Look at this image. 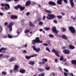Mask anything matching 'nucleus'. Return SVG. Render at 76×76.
<instances>
[{
    "instance_id": "f257e3e1",
    "label": "nucleus",
    "mask_w": 76,
    "mask_h": 76,
    "mask_svg": "<svg viewBox=\"0 0 76 76\" xmlns=\"http://www.w3.org/2000/svg\"><path fill=\"white\" fill-rule=\"evenodd\" d=\"M42 41H40L39 40V37H37L35 39L32 41L31 44L35 45L36 43H42Z\"/></svg>"
},
{
    "instance_id": "f03ea898",
    "label": "nucleus",
    "mask_w": 76,
    "mask_h": 76,
    "mask_svg": "<svg viewBox=\"0 0 76 76\" xmlns=\"http://www.w3.org/2000/svg\"><path fill=\"white\" fill-rule=\"evenodd\" d=\"M47 15L48 16L47 17V18L49 20H52V19H53V18H56V16L53 14H48Z\"/></svg>"
},
{
    "instance_id": "7ed1b4c3",
    "label": "nucleus",
    "mask_w": 76,
    "mask_h": 76,
    "mask_svg": "<svg viewBox=\"0 0 76 76\" xmlns=\"http://www.w3.org/2000/svg\"><path fill=\"white\" fill-rule=\"evenodd\" d=\"M1 6H7V7H8V8L7 7H5V9L6 10H9L10 9V6L8 4H4L2 3L1 4Z\"/></svg>"
},
{
    "instance_id": "20e7f679",
    "label": "nucleus",
    "mask_w": 76,
    "mask_h": 76,
    "mask_svg": "<svg viewBox=\"0 0 76 76\" xmlns=\"http://www.w3.org/2000/svg\"><path fill=\"white\" fill-rule=\"evenodd\" d=\"M69 29L72 33H73V34L75 33L76 31H75V29L73 27H69Z\"/></svg>"
},
{
    "instance_id": "39448f33",
    "label": "nucleus",
    "mask_w": 76,
    "mask_h": 76,
    "mask_svg": "<svg viewBox=\"0 0 76 76\" xmlns=\"http://www.w3.org/2000/svg\"><path fill=\"white\" fill-rule=\"evenodd\" d=\"M52 30L53 32H55V33H56V34H57V33H58V32H59V31L57 30L56 27L54 26L52 28Z\"/></svg>"
},
{
    "instance_id": "423d86ee",
    "label": "nucleus",
    "mask_w": 76,
    "mask_h": 76,
    "mask_svg": "<svg viewBox=\"0 0 76 76\" xmlns=\"http://www.w3.org/2000/svg\"><path fill=\"white\" fill-rule=\"evenodd\" d=\"M13 23H9V25H7V27L8 28L10 29V31H12V25H13Z\"/></svg>"
},
{
    "instance_id": "0eeeda50",
    "label": "nucleus",
    "mask_w": 76,
    "mask_h": 76,
    "mask_svg": "<svg viewBox=\"0 0 76 76\" xmlns=\"http://www.w3.org/2000/svg\"><path fill=\"white\" fill-rule=\"evenodd\" d=\"M63 52L64 54H68L70 53V51H69V50L64 49V50Z\"/></svg>"
},
{
    "instance_id": "6e6552de",
    "label": "nucleus",
    "mask_w": 76,
    "mask_h": 76,
    "mask_svg": "<svg viewBox=\"0 0 76 76\" xmlns=\"http://www.w3.org/2000/svg\"><path fill=\"white\" fill-rule=\"evenodd\" d=\"M49 4L50 5H52V6H56V5L55 2L52 1L49 2Z\"/></svg>"
},
{
    "instance_id": "1a4fd4ad",
    "label": "nucleus",
    "mask_w": 76,
    "mask_h": 76,
    "mask_svg": "<svg viewBox=\"0 0 76 76\" xmlns=\"http://www.w3.org/2000/svg\"><path fill=\"white\" fill-rule=\"evenodd\" d=\"M10 18L11 19H17L18 17L16 15H12L11 16Z\"/></svg>"
},
{
    "instance_id": "9d476101",
    "label": "nucleus",
    "mask_w": 76,
    "mask_h": 76,
    "mask_svg": "<svg viewBox=\"0 0 76 76\" xmlns=\"http://www.w3.org/2000/svg\"><path fill=\"white\" fill-rule=\"evenodd\" d=\"M69 1L70 3L71 4V7L73 8V7H74V3H73V0H69Z\"/></svg>"
},
{
    "instance_id": "9b49d317",
    "label": "nucleus",
    "mask_w": 76,
    "mask_h": 76,
    "mask_svg": "<svg viewBox=\"0 0 76 76\" xmlns=\"http://www.w3.org/2000/svg\"><path fill=\"white\" fill-rule=\"evenodd\" d=\"M31 1H27L26 3V6H29V5L31 4Z\"/></svg>"
},
{
    "instance_id": "f8f14e48",
    "label": "nucleus",
    "mask_w": 76,
    "mask_h": 76,
    "mask_svg": "<svg viewBox=\"0 0 76 76\" xmlns=\"http://www.w3.org/2000/svg\"><path fill=\"white\" fill-rule=\"evenodd\" d=\"M21 32H22V28H20L18 29L17 31V34H19L20 33H21Z\"/></svg>"
},
{
    "instance_id": "ddd939ff",
    "label": "nucleus",
    "mask_w": 76,
    "mask_h": 76,
    "mask_svg": "<svg viewBox=\"0 0 76 76\" xmlns=\"http://www.w3.org/2000/svg\"><path fill=\"white\" fill-rule=\"evenodd\" d=\"M18 68H19V66L18 65H14V69L15 70V71H16V70H18Z\"/></svg>"
},
{
    "instance_id": "4468645a",
    "label": "nucleus",
    "mask_w": 76,
    "mask_h": 76,
    "mask_svg": "<svg viewBox=\"0 0 76 76\" xmlns=\"http://www.w3.org/2000/svg\"><path fill=\"white\" fill-rule=\"evenodd\" d=\"M61 38L64 39L66 40V39H68V38L67 37V36H66L65 35H62L61 36Z\"/></svg>"
},
{
    "instance_id": "2eb2a0df",
    "label": "nucleus",
    "mask_w": 76,
    "mask_h": 76,
    "mask_svg": "<svg viewBox=\"0 0 76 76\" xmlns=\"http://www.w3.org/2000/svg\"><path fill=\"white\" fill-rule=\"evenodd\" d=\"M29 25L31 27H35V25L34 24H32V22L31 21H29Z\"/></svg>"
},
{
    "instance_id": "dca6fc26",
    "label": "nucleus",
    "mask_w": 76,
    "mask_h": 76,
    "mask_svg": "<svg viewBox=\"0 0 76 76\" xmlns=\"http://www.w3.org/2000/svg\"><path fill=\"white\" fill-rule=\"evenodd\" d=\"M15 60V58L11 57L10 58L9 60V61H10V62H12V61H13Z\"/></svg>"
},
{
    "instance_id": "f3484780",
    "label": "nucleus",
    "mask_w": 76,
    "mask_h": 76,
    "mask_svg": "<svg viewBox=\"0 0 76 76\" xmlns=\"http://www.w3.org/2000/svg\"><path fill=\"white\" fill-rule=\"evenodd\" d=\"M20 73H25V69H21L20 70Z\"/></svg>"
},
{
    "instance_id": "a211bd4d",
    "label": "nucleus",
    "mask_w": 76,
    "mask_h": 76,
    "mask_svg": "<svg viewBox=\"0 0 76 76\" xmlns=\"http://www.w3.org/2000/svg\"><path fill=\"white\" fill-rule=\"evenodd\" d=\"M45 12H47V13H52V12L50 10H48L47 9H45Z\"/></svg>"
},
{
    "instance_id": "6ab92c4d",
    "label": "nucleus",
    "mask_w": 76,
    "mask_h": 76,
    "mask_svg": "<svg viewBox=\"0 0 76 76\" xmlns=\"http://www.w3.org/2000/svg\"><path fill=\"white\" fill-rule=\"evenodd\" d=\"M71 62L73 64H75L76 65V60H72L71 61Z\"/></svg>"
},
{
    "instance_id": "aec40b11",
    "label": "nucleus",
    "mask_w": 76,
    "mask_h": 76,
    "mask_svg": "<svg viewBox=\"0 0 76 76\" xmlns=\"http://www.w3.org/2000/svg\"><path fill=\"white\" fill-rule=\"evenodd\" d=\"M69 48L70 49H71V50H73V49L75 48V47L73 46H72V45H70L69 46Z\"/></svg>"
},
{
    "instance_id": "412c9836",
    "label": "nucleus",
    "mask_w": 76,
    "mask_h": 76,
    "mask_svg": "<svg viewBox=\"0 0 76 76\" xmlns=\"http://www.w3.org/2000/svg\"><path fill=\"white\" fill-rule=\"evenodd\" d=\"M61 31L62 32H65L66 31V29L65 28H63V27H62L61 28Z\"/></svg>"
},
{
    "instance_id": "4be33fe9",
    "label": "nucleus",
    "mask_w": 76,
    "mask_h": 76,
    "mask_svg": "<svg viewBox=\"0 0 76 76\" xmlns=\"http://www.w3.org/2000/svg\"><path fill=\"white\" fill-rule=\"evenodd\" d=\"M57 3L58 4L61 5L62 4V1H60L58 0L57 1Z\"/></svg>"
},
{
    "instance_id": "5701e85b",
    "label": "nucleus",
    "mask_w": 76,
    "mask_h": 76,
    "mask_svg": "<svg viewBox=\"0 0 76 76\" xmlns=\"http://www.w3.org/2000/svg\"><path fill=\"white\" fill-rule=\"evenodd\" d=\"M56 53H55V54H56V56H57L58 57H60V55H58V53H59V52L58 51L56 50Z\"/></svg>"
},
{
    "instance_id": "b1692460",
    "label": "nucleus",
    "mask_w": 76,
    "mask_h": 76,
    "mask_svg": "<svg viewBox=\"0 0 76 76\" xmlns=\"http://www.w3.org/2000/svg\"><path fill=\"white\" fill-rule=\"evenodd\" d=\"M38 70L40 72H42V71L44 70V69L42 68H38Z\"/></svg>"
},
{
    "instance_id": "393cba45",
    "label": "nucleus",
    "mask_w": 76,
    "mask_h": 76,
    "mask_svg": "<svg viewBox=\"0 0 76 76\" xmlns=\"http://www.w3.org/2000/svg\"><path fill=\"white\" fill-rule=\"evenodd\" d=\"M42 61L43 62H47L48 60L45 58L42 59Z\"/></svg>"
},
{
    "instance_id": "a878e982",
    "label": "nucleus",
    "mask_w": 76,
    "mask_h": 76,
    "mask_svg": "<svg viewBox=\"0 0 76 76\" xmlns=\"http://www.w3.org/2000/svg\"><path fill=\"white\" fill-rule=\"evenodd\" d=\"M34 51H35L36 52H37V53H38V52H39V51H40V48H38L37 49H36Z\"/></svg>"
},
{
    "instance_id": "bb28decb",
    "label": "nucleus",
    "mask_w": 76,
    "mask_h": 76,
    "mask_svg": "<svg viewBox=\"0 0 76 76\" xmlns=\"http://www.w3.org/2000/svg\"><path fill=\"white\" fill-rule=\"evenodd\" d=\"M25 21V20L22 19L21 20V23L22 25H24V21Z\"/></svg>"
},
{
    "instance_id": "cd10ccee",
    "label": "nucleus",
    "mask_w": 76,
    "mask_h": 76,
    "mask_svg": "<svg viewBox=\"0 0 76 76\" xmlns=\"http://www.w3.org/2000/svg\"><path fill=\"white\" fill-rule=\"evenodd\" d=\"M44 29L45 30V31H48L50 29V28L49 27L47 28V27H45L44 28Z\"/></svg>"
},
{
    "instance_id": "c85d7f7f",
    "label": "nucleus",
    "mask_w": 76,
    "mask_h": 76,
    "mask_svg": "<svg viewBox=\"0 0 76 76\" xmlns=\"http://www.w3.org/2000/svg\"><path fill=\"white\" fill-rule=\"evenodd\" d=\"M29 64H31V65H32V64H34V62L32 61H31L29 62Z\"/></svg>"
},
{
    "instance_id": "c756f323",
    "label": "nucleus",
    "mask_w": 76,
    "mask_h": 76,
    "mask_svg": "<svg viewBox=\"0 0 76 76\" xmlns=\"http://www.w3.org/2000/svg\"><path fill=\"white\" fill-rule=\"evenodd\" d=\"M2 73L3 75H7V72L4 71H3L2 72Z\"/></svg>"
},
{
    "instance_id": "7c9ffc66",
    "label": "nucleus",
    "mask_w": 76,
    "mask_h": 76,
    "mask_svg": "<svg viewBox=\"0 0 76 76\" xmlns=\"http://www.w3.org/2000/svg\"><path fill=\"white\" fill-rule=\"evenodd\" d=\"M45 49L46 51H48L49 52V53H50V49H49V48L46 47Z\"/></svg>"
},
{
    "instance_id": "2f4dec72",
    "label": "nucleus",
    "mask_w": 76,
    "mask_h": 76,
    "mask_svg": "<svg viewBox=\"0 0 76 76\" xmlns=\"http://www.w3.org/2000/svg\"><path fill=\"white\" fill-rule=\"evenodd\" d=\"M25 7H22L21 6V7L20 8V10H25Z\"/></svg>"
},
{
    "instance_id": "473e14b6",
    "label": "nucleus",
    "mask_w": 76,
    "mask_h": 76,
    "mask_svg": "<svg viewBox=\"0 0 76 76\" xmlns=\"http://www.w3.org/2000/svg\"><path fill=\"white\" fill-rule=\"evenodd\" d=\"M25 58H26V59H30V58H31V56H26L25 57Z\"/></svg>"
},
{
    "instance_id": "72a5a7b5",
    "label": "nucleus",
    "mask_w": 76,
    "mask_h": 76,
    "mask_svg": "<svg viewBox=\"0 0 76 76\" xmlns=\"http://www.w3.org/2000/svg\"><path fill=\"white\" fill-rule=\"evenodd\" d=\"M1 49L2 50V51H5V50H7V48L2 47L1 48Z\"/></svg>"
},
{
    "instance_id": "f704fd0d",
    "label": "nucleus",
    "mask_w": 76,
    "mask_h": 76,
    "mask_svg": "<svg viewBox=\"0 0 76 76\" xmlns=\"http://www.w3.org/2000/svg\"><path fill=\"white\" fill-rule=\"evenodd\" d=\"M45 75L44 73H42L39 74L38 76H44Z\"/></svg>"
},
{
    "instance_id": "c9c22d12",
    "label": "nucleus",
    "mask_w": 76,
    "mask_h": 76,
    "mask_svg": "<svg viewBox=\"0 0 76 76\" xmlns=\"http://www.w3.org/2000/svg\"><path fill=\"white\" fill-rule=\"evenodd\" d=\"M49 36L50 38H54V35L51 34H49Z\"/></svg>"
},
{
    "instance_id": "e433bc0d",
    "label": "nucleus",
    "mask_w": 76,
    "mask_h": 76,
    "mask_svg": "<svg viewBox=\"0 0 76 76\" xmlns=\"http://www.w3.org/2000/svg\"><path fill=\"white\" fill-rule=\"evenodd\" d=\"M29 31L28 30V29H26L24 31V33L25 34H26V33H28V32H29Z\"/></svg>"
},
{
    "instance_id": "4c0bfd02",
    "label": "nucleus",
    "mask_w": 76,
    "mask_h": 76,
    "mask_svg": "<svg viewBox=\"0 0 76 76\" xmlns=\"http://www.w3.org/2000/svg\"><path fill=\"white\" fill-rule=\"evenodd\" d=\"M2 6V7H1V9L2 10H4V7L5 6Z\"/></svg>"
},
{
    "instance_id": "58836bf2",
    "label": "nucleus",
    "mask_w": 76,
    "mask_h": 76,
    "mask_svg": "<svg viewBox=\"0 0 76 76\" xmlns=\"http://www.w3.org/2000/svg\"><path fill=\"white\" fill-rule=\"evenodd\" d=\"M64 58H63V56H61L60 58V61H62L63 60V59Z\"/></svg>"
},
{
    "instance_id": "ea45409f",
    "label": "nucleus",
    "mask_w": 76,
    "mask_h": 76,
    "mask_svg": "<svg viewBox=\"0 0 76 76\" xmlns=\"http://www.w3.org/2000/svg\"><path fill=\"white\" fill-rule=\"evenodd\" d=\"M46 42L48 44V45H50V41H47Z\"/></svg>"
},
{
    "instance_id": "a19ab883",
    "label": "nucleus",
    "mask_w": 76,
    "mask_h": 76,
    "mask_svg": "<svg viewBox=\"0 0 76 76\" xmlns=\"http://www.w3.org/2000/svg\"><path fill=\"white\" fill-rule=\"evenodd\" d=\"M8 37L9 38H12V36L11 35L9 34H8Z\"/></svg>"
},
{
    "instance_id": "79ce46f5",
    "label": "nucleus",
    "mask_w": 76,
    "mask_h": 76,
    "mask_svg": "<svg viewBox=\"0 0 76 76\" xmlns=\"http://www.w3.org/2000/svg\"><path fill=\"white\" fill-rule=\"evenodd\" d=\"M32 48H33V49L34 51H35V50H36V47H35V45H33L32 46Z\"/></svg>"
},
{
    "instance_id": "37998d69",
    "label": "nucleus",
    "mask_w": 76,
    "mask_h": 76,
    "mask_svg": "<svg viewBox=\"0 0 76 76\" xmlns=\"http://www.w3.org/2000/svg\"><path fill=\"white\" fill-rule=\"evenodd\" d=\"M71 18L73 20H76V18L74 17V16H71Z\"/></svg>"
},
{
    "instance_id": "c03bdc74",
    "label": "nucleus",
    "mask_w": 76,
    "mask_h": 76,
    "mask_svg": "<svg viewBox=\"0 0 76 76\" xmlns=\"http://www.w3.org/2000/svg\"><path fill=\"white\" fill-rule=\"evenodd\" d=\"M57 18H58V19H60L62 18V16L61 15H58L57 16Z\"/></svg>"
},
{
    "instance_id": "a18cd8bd",
    "label": "nucleus",
    "mask_w": 76,
    "mask_h": 76,
    "mask_svg": "<svg viewBox=\"0 0 76 76\" xmlns=\"http://www.w3.org/2000/svg\"><path fill=\"white\" fill-rule=\"evenodd\" d=\"M38 63L39 64H45V63L44 62H38Z\"/></svg>"
},
{
    "instance_id": "49530a36",
    "label": "nucleus",
    "mask_w": 76,
    "mask_h": 76,
    "mask_svg": "<svg viewBox=\"0 0 76 76\" xmlns=\"http://www.w3.org/2000/svg\"><path fill=\"white\" fill-rule=\"evenodd\" d=\"M52 52H53L54 53H55V54H56V50L55 49H53L52 50Z\"/></svg>"
},
{
    "instance_id": "de8ad7c7",
    "label": "nucleus",
    "mask_w": 76,
    "mask_h": 76,
    "mask_svg": "<svg viewBox=\"0 0 76 76\" xmlns=\"http://www.w3.org/2000/svg\"><path fill=\"white\" fill-rule=\"evenodd\" d=\"M17 6L18 7V9H20V8H21V7H22V6H21L20 5H17Z\"/></svg>"
},
{
    "instance_id": "09e8293b",
    "label": "nucleus",
    "mask_w": 76,
    "mask_h": 76,
    "mask_svg": "<svg viewBox=\"0 0 76 76\" xmlns=\"http://www.w3.org/2000/svg\"><path fill=\"white\" fill-rule=\"evenodd\" d=\"M42 45H44V46H47L48 45V44L46 43H43Z\"/></svg>"
},
{
    "instance_id": "8fccbe9b",
    "label": "nucleus",
    "mask_w": 76,
    "mask_h": 76,
    "mask_svg": "<svg viewBox=\"0 0 76 76\" xmlns=\"http://www.w3.org/2000/svg\"><path fill=\"white\" fill-rule=\"evenodd\" d=\"M64 71H65V72H69V70H67L65 68H64Z\"/></svg>"
},
{
    "instance_id": "3c124183",
    "label": "nucleus",
    "mask_w": 76,
    "mask_h": 76,
    "mask_svg": "<svg viewBox=\"0 0 76 76\" xmlns=\"http://www.w3.org/2000/svg\"><path fill=\"white\" fill-rule=\"evenodd\" d=\"M42 24H43V22H40L39 23V25H42Z\"/></svg>"
},
{
    "instance_id": "603ef678",
    "label": "nucleus",
    "mask_w": 76,
    "mask_h": 76,
    "mask_svg": "<svg viewBox=\"0 0 76 76\" xmlns=\"http://www.w3.org/2000/svg\"><path fill=\"white\" fill-rule=\"evenodd\" d=\"M63 1L65 4H67V0H63Z\"/></svg>"
},
{
    "instance_id": "864d4df0",
    "label": "nucleus",
    "mask_w": 76,
    "mask_h": 76,
    "mask_svg": "<svg viewBox=\"0 0 76 76\" xmlns=\"http://www.w3.org/2000/svg\"><path fill=\"white\" fill-rule=\"evenodd\" d=\"M61 14L62 15V16H64L65 15V13L63 12H61Z\"/></svg>"
},
{
    "instance_id": "5fc2aeb1",
    "label": "nucleus",
    "mask_w": 76,
    "mask_h": 76,
    "mask_svg": "<svg viewBox=\"0 0 76 76\" xmlns=\"http://www.w3.org/2000/svg\"><path fill=\"white\" fill-rule=\"evenodd\" d=\"M67 48V47L66 46H63L62 47V49H65V48Z\"/></svg>"
},
{
    "instance_id": "6e6d98bb",
    "label": "nucleus",
    "mask_w": 76,
    "mask_h": 76,
    "mask_svg": "<svg viewBox=\"0 0 76 76\" xmlns=\"http://www.w3.org/2000/svg\"><path fill=\"white\" fill-rule=\"evenodd\" d=\"M0 28L1 29V32H2V26H0Z\"/></svg>"
},
{
    "instance_id": "4d7b16f0",
    "label": "nucleus",
    "mask_w": 76,
    "mask_h": 76,
    "mask_svg": "<svg viewBox=\"0 0 76 76\" xmlns=\"http://www.w3.org/2000/svg\"><path fill=\"white\" fill-rule=\"evenodd\" d=\"M50 67H47L45 68L46 70H50Z\"/></svg>"
},
{
    "instance_id": "13d9d810",
    "label": "nucleus",
    "mask_w": 76,
    "mask_h": 76,
    "mask_svg": "<svg viewBox=\"0 0 76 76\" xmlns=\"http://www.w3.org/2000/svg\"><path fill=\"white\" fill-rule=\"evenodd\" d=\"M23 53H24V54L27 53V51L25 50H24L23 51Z\"/></svg>"
},
{
    "instance_id": "bf43d9fd",
    "label": "nucleus",
    "mask_w": 76,
    "mask_h": 76,
    "mask_svg": "<svg viewBox=\"0 0 76 76\" xmlns=\"http://www.w3.org/2000/svg\"><path fill=\"white\" fill-rule=\"evenodd\" d=\"M27 30H28V31H29V32L30 31H31V28L30 27H28L27 28Z\"/></svg>"
},
{
    "instance_id": "052dcab7",
    "label": "nucleus",
    "mask_w": 76,
    "mask_h": 76,
    "mask_svg": "<svg viewBox=\"0 0 76 76\" xmlns=\"http://www.w3.org/2000/svg\"><path fill=\"white\" fill-rule=\"evenodd\" d=\"M64 75L65 76H67V74L66 72H64Z\"/></svg>"
},
{
    "instance_id": "680f3d73",
    "label": "nucleus",
    "mask_w": 76,
    "mask_h": 76,
    "mask_svg": "<svg viewBox=\"0 0 76 76\" xmlns=\"http://www.w3.org/2000/svg\"><path fill=\"white\" fill-rule=\"evenodd\" d=\"M30 14V13H29V12H27L26 13V15L27 16H29Z\"/></svg>"
},
{
    "instance_id": "e2e57ef3",
    "label": "nucleus",
    "mask_w": 76,
    "mask_h": 76,
    "mask_svg": "<svg viewBox=\"0 0 76 76\" xmlns=\"http://www.w3.org/2000/svg\"><path fill=\"white\" fill-rule=\"evenodd\" d=\"M69 76H73V74L72 72H71V73L69 74Z\"/></svg>"
},
{
    "instance_id": "0e129e2a",
    "label": "nucleus",
    "mask_w": 76,
    "mask_h": 76,
    "mask_svg": "<svg viewBox=\"0 0 76 76\" xmlns=\"http://www.w3.org/2000/svg\"><path fill=\"white\" fill-rule=\"evenodd\" d=\"M46 18V17H45V16H43L42 18L43 20H45V19Z\"/></svg>"
},
{
    "instance_id": "69168bd1",
    "label": "nucleus",
    "mask_w": 76,
    "mask_h": 76,
    "mask_svg": "<svg viewBox=\"0 0 76 76\" xmlns=\"http://www.w3.org/2000/svg\"><path fill=\"white\" fill-rule=\"evenodd\" d=\"M41 18H38L37 19V21H38V22H39V21H41Z\"/></svg>"
},
{
    "instance_id": "338daca9",
    "label": "nucleus",
    "mask_w": 76,
    "mask_h": 76,
    "mask_svg": "<svg viewBox=\"0 0 76 76\" xmlns=\"http://www.w3.org/2000/svg\"><path fill=\"white\" fill-rule=\"evenodd\" d=\"M54 23H57V20H55L54 21Z\"/></svg>"
},
{
    "instance_id": "774afa93",
    "label": "nucleus",
    "mask_w": 76,
    "mask_h": 76,
    "mask_svg": "<svg viewBox=\"0 0 76 76\" xmlns=\"http://www.w3.org/2000/svg\"><path fill=\"white\" fill-rule=\"evenodd\" d=\"M15 9H17V10L18 9V5L17 6L15 7Z\"/></svg>"
}]
</instances>
